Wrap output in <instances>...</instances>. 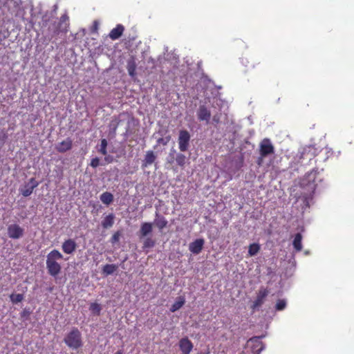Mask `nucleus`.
I'll return each instance as SVG.
<instances>
[{
	"label": "nucleus",
	"mask_w": 354,
	"mask_h": 354,
	"mask_svg": "<svg viewBox=\"0 0 354 354\" xmlns=\"http://www.w3.org/2000/svg\"><path fill=\"white\" fill-rule=\"evenodd\" d=\"M62 258V255L57 250H53L48 254L46 267L48 272L50 275L55 277L59 273L61 266L57 261L61 260Z\"/></svg>",
	"instance_id": "nucleus-1"
},
{
	"label": "nucleus",
	"mask_w": 354,
	"mask_h": 354,
	"mask_svg": "<svg viewBox=\"0 0 354 354\" xmlns=\"http://www.w3.org/2000/svg\"><path fill=\"white\" fill-rule=\"evenodd\" d=\"M319 174L317 169H312L304 176L301 181V186L306 189L310 194L314 193L317 185V181H322V179L318 177Z\"/></svg>",
	"instance_id": "nucleus-2"
},
{
	"label": "nucleus",
	"mask_w": 354,
	"mask_h": 354,
	"mask_svg": "<svg viewBox=\"0 0 354 354\" xmlns=\"http://www.w3.org/2000/svg\"><path fill=\"white\" fill-rule=\"evenodd\" d=\"M82 346V335L78 329H73L68 334V346L77 349Z\"/></svg>",
	"instance_id": "nucleus-3"
},
{
	"label": "nucleus",
	"mask_w": 354,
	"mask_h": 354,
	"mask_svg": "<svg viewBox=\"0 0 354 354\" xmlns=\"http://www.w3.org/2000/svg\"><path fill=\"white\" fill-rule=\"evenodd\" d=\"M190 134L187 130H180L178 139V148L181 152L188 150L190 141Z\"/></svg>",
	"instance_id": "nucleus-4"
},
{
	"label": "nucleus",
	"mask_w": 354,
	"mask_h": 354,
	"mask_svg": "<svg viewBox=\"0 0 354 354\" xmlns=\"http://www.w3.org/2000/svg\"><path fill=\"white\" fill-rule=\"evenodd\" d=\"M274 153V148L268 138H264L259 145V153L261 158H265Z\"/></svg>",
	"instance_id": "nucleus-5"
},
{
	"label": "nucleus",
	"mask_w": 354,
	"mask_h": 354,
	"mask_svg": "<svg viewBox=\"0 0 354 354\" xmlns=\"http://www.w3.org/2000/svg\"><path fill=\"white\" fill-rule=\"evenodd\" d=\"M269 294V290L268 288L264 287H261L259 290L257 297L255 300L253 301L252 304L251 305V308L252 310H255L256 309L261 307L263 304L264 303V301L266 298L268 297Z\"/></svg>",
	"instance_id": "nucleus-6"
},
{
	"label": "nucleus",
	"mask_w": 354,
	"mask_h": 354,
	"mask_svg": "<svg viewBox=\"0 0 354 354\" xmlns=\"http://www.w3.org/2000/svg\"><path fill=\"white\" fill-rule=\"evenodd\" d=\"M39 184V182L35 178H31L27 183L20 187L19 192L24 196H29Z\"/></svg>",
	"instance_id": "nucleus-7"
},
{
	"label": "nucleus",
	"mask_w": 354,
	"mask_h": 354,
	"mask_svg": "<svg viewBox=\"0 0 354 354\" xmlns=\"http://www.w3.org/2000/svg\"><path fill=\"white\" fill-rule=\"evenodd\" d=\"M24 229L18 224H11L8 227V236L13 239H18L24 235Z\"/></svg>",
	"instance_id": "nucleus-8"
},
{
	"label": "nucleus",
	"mask_w": 354,
	"mask_h": 354,
	"mask_svg": "<svg viewBox=\"0 0 354 354\" xmlns=\"http://www.w3.org/2000/svg\"><path fill=\"white\" fill-rule=\"evenodd\" d=\"M197 117L200 121H205L209 123L211 112L205 105H201L197 111Z\"/></svg>",
	"instance_id": "nucleus-9"
},
{
	"label": "nucleus",
	"mask_w": 354,
	"mask_h": 354,
	"mask_svg": "<svg viewBox=\"0 0 354 354\" xmlns=\"http://www.w3.org/2000/svg\"><path fill=\"white\" fill-rule=\"evenodd\" d=\"M204 243L205 241L203 239H197L189 243V250L193 254H198L202 251Z\"/></svg>",
	"instance_id": "nucleus-10"
},
{
	"label": "nucleus",
	"mask_w": 354,
	"mask_h": 354,
	"mask_svg": "<svg viewBox=\"0 0 354 354\" xmlns=\"http://www.w3.org/2000/svg\"><path fill=\"white\" fill-rule=\"evenodd\" d=\"M179 347L182 354H189L193 348V344L187 337H184L180 340Z\"/></svg>",
	"instance_id": "nucleus-11"
},
{
	"label": "nucleus",
	"mask_w": 354,
	"mask_h": 354,
	"mask_svg": "<svg viewBox=\"0 0 354 354\" xmlns=\"http://www.w3.org/2000/svg\"><path fill=\"white\" fill-rule=\"evenodd\" d=\"M154 224L159 230H162L167 226L168 221L165 216L160 215L158 212H156Z\"/></svg>",
	"instance_id": "nucleus-12"
},
{
	"label": "nucleus",
	"mask_w": 354,
	"mask_h": 354,
	"mask_svg": "<svg viewBox=\"0 0 354 354\" xmlns=\"http://www.w3.org/2000/svg\"><path fill=\"white\" fill-rule=\"evenodd\" d=\"M124 30V26L122 24H118L115 28H113L110 31L109 36L112 40H116L122 36Z\"/></svg>",
	"instance_id": "nucleus-13"
},
{
	"label": "nucleus",
	"mask_w": 354,
	"mask_h": 354,
	"mask_svg": "<svg viewBox=\"0 0 354 354\" xmlns=\"http://www.w3.org/2000/svg\"><path fill=\"white\" fill-rule=\"evenodd\" d=\"M156 159V156L155 155L153 151H147L145 158L142 160V167H147L149 165H151L152 163L155 162Z\"/></svg>",
	"instance_id": "nucleus-14"
},
{
	"label": "nucleus",
	"mask_w": 354,
	"mask_h": 354,
	"mask_svg": "<svg viewBox=\"0 0 354 354\" xmlns=\"http://www.w3.org/2000/svg\"><path fill=\"white\" fill-rule=\"evenodd\" d=\"M241 63L245 66L244 72L245 73H250L252 69L256 68V66L260 64V62H250L247 58H242Z\"/></svg>",
	"instance_id": "nucleus-15"
},
{
	"label": "nucleus",
	"mask_w": 354,
	"mask_h": 354,
	"mask_svg": "<svg viewBox=\"0 0 354 354\" xmlns=\"http://www.w3.org/2000/svg\"><path fill=\"white\" fill-rule=\"evenodd\" d=\"M153 230V224L149 222H145L141 224L140 229V236H147Z\"/></svg>",
	"instance_id": "nucleus-16"
},
{
	"label": "nucleus",
	"mask_w": 354,
	"mask_h": 354,
	"mask_svg": "<svg viewBox=\"0 0 354 354\" xmlns=\"http://www.w3.org/2000/svg\"><path fill=\"white\" fill-rule=\"evenodd\" d=\"M114 218L115 216L113 214H109L106 216L104 219L102 221V226L104 229H108L111 227L114 224Z\"/></svg>",
	"instance_id": "nucleus-17"
},
{
	"label": "nucleus",
	"mask_w": 354,
	"mask_h": 354,
	"mask_svg": "<svg viewBox=\"0 0 354 354\" xmlns=\"http://www.w3.org/2000/svg\"><path fill=\"white\" fill-rule=\"evenodd\" d=\"M185 303V299L184 297H178L176 301L172 304L170 308V311L174 313L181 308Z\"/></svg>",
	"instance_id": "nucleus-18"
},
{
	"label": "nucleus",
	"mask_w": 354,
	"mask_h": 354,
	"mask_svg": "<svg viewBox=\"0 0 354 354\" xmlns=\"http://www.w3.org/2000/svg\"><path fill=\"white\" fill-rule=\"evenodd\" d=\"M102 203L106 205H109L113 201V195L109 192L102 193L100 196Z\"/></svg>",
	"instance_id": "nucleus-19"
},
{
	"label": "nucleus",
	"mask_w": 354,
	"mask_h": 354,
	"mask_svg": "<svg viewBox=\"0 0 354 354\" xmlns=\"http://www.w3.org/2000/svg\"><path fill=\"white\" fill-rule=\"evenodd\" d=\"M127 68L129 75L131 77H133L136 74V62H135L133 57H131L130 59L128 60Z\"/></svg>",
	"instance_id": "nucleus-20"
},
{
	"label": "nucleus",
	"mask_w": 354,
	"mask_h": 354,
	"mask_svg": "<svg viewBox=\"0 0 354 354\" xmlns=\"http://www.w3.org/2000/svg\"><path fill=\"white\" fill-rule=\"evenodd\" d=\"M118 268L115 264H106L102 268V274L105 276L111 275L117 270Z\"/></svg>",
	"instance_id": "nucleus-21"
},
{
	"label": "nucleus",
	"mask_w": 354,
	"mask_h": 354,
	"mask_svg": "<svg viewBox=\"0 0 354 354\" xmlns=\"http://www.w3.org/2000/svg\"><path fill=\"white\" fill-rule=\"evenodd\" d=\"M302 235L301 233H297L295 234L292 245L295 248V250L297 252H300L302 250Z\"/></svg>",
	"instance_id": "nucleus-22"
},
{
	"label": "nucleus",
	"mask_w": 354,
	"mask_h": 354,
	"mask_svg": "<svg viewBox=\"0 0 354 354\" xmlns=\"http://www.w3.org/2000/svg\"><path fill=\"white\" fill-rule=\"evenodd\" d=\"M175 160L177 165L180 167L182 169H184L188 158L183 153H178L176 156Z\"/></svg>",
	"instance_id": "nucleus-23"
},
{
	"label": "nucleus",
	"mask_w": 354,
	"mask_h": 354,
	"mask_svg": "<svg viewBox=\"0 0 354 354\" xmlns=\"http://www.w3.org/2000/svg\"><path fill=\"white\" fill-rule=\"evenodd\" d=\"M252 341H255L254 348L257 350L254 351V354H260V353L263 350L264 346L263 342L259 340V337H254L251 339Z\"/></svg>",
	"instance_id": "nucleus-24"
},
{
	"label": "nucleus",
	"mask_w": 354,
	"mask_h": 354,
	"mask_svg": "<svg viewBox=\"0 0 354 354\" xmlns=\"http://www.w3.org/2000/svg\"><path fill=\"white\" fill-rule=\"evenodd\" d=\"M260 250V245L258 243H252L249 245L248 254L250 257L256 255Z\"/></svg>",
	"instance_id": "nucleus-25"
},
{
	"label": "nucleus",
	"mask_w": 354,
	"mask_h": 354,
	"mask_svg": "<svg viewBox=\"0 0 354 354\" xmlns=\"http://www.w3.org/2000/svg\"><path fill=\"white\" fill-rule=\"evenodd\" d=\"M156 244V241L151 237H147L144 240L142 248L145 250L146 248H153Z\"/></svg>",
	"instance_id": "nucleus-26"
},
{
	"label": "nucleus",
	"mask_w": 354,
	"mask_h": 354,
	"mask_svg": "<svg viewBox=\"0 0 354 354\" xmlns=\"http://www.w3.org/2000/svg\"><path fill=\"white\" fill-rule=\"evenodd\" d=\"M89 309L93 314H95L96 315H100L102 308L99 304L92 303L90 305Z\"/></svg>",
	"instance_id": "nucleus-27"
},
{
	"label": "nucleus",
	"mask_w": 354,
	"mask_h": 354,
	"mask_svg": "<svg viewBox=\"0 0 354 354\" xmlns=\"http://www.w3.org/2000/svg\"><path fill=\"white\" fill-rule=\"evenodd\" d=\"M10 297L11 301L14 304L21 302L24 299V295L22 294H12Z\"/></svg>",
	"instance_id": "nucleus-28"
},
{
	"label": "nucleus",
	"mask_w": 354,
	"mask_h": 354,
	"mask_svg": "<svg viewBox=\"0 0 354 354\" xmlns=\"http://www.w3.org/2000/svg\"><path fill=\"white\" fill-rule=\"evenodd\" d=\"M106 147H107V141L106 139H102L101 143H100V147L99 149V152L102 153V155H106L107 151H106Z\"/></svg>",
	"instance_id": "nucleus-29"
},
{
	"label": "nucleus",
	"mask_w": 354,
	"mask_h": 354,
	"mask_svg": "<svg viewBox=\"0 0 354 354\" xmlns=\"http://www.w3.org/2000/svg\"><path fill=\"white\" fill-rule=\"evenodd\" d=\"M286 307V301L285 299H279L277 301L275 309L276 310H283Z\"/></svg>",
	"instance_id": "nucleus-30"
},
{
	"label": "nucleus",
	"mask_w": 354,
	"mask_h": 354,
	"mask_svg": "<svg viewBox=\"0 0 354 354\" xmlns=\"http://www.w3.org/2000/svg\"><path fill=\"white\" fill-rule=\"evenodd\" d=\"M75 243L73 241L68 239V254H71L75 249Z\"/></svg>",
	"instance_id": "nucleus-31"
},
{
	"label": "nucleus",
	"mask_w": 354,
	"mask_h": 354,
	"mask_svg": "<svg viewBox=\"0 0 354 354\" xmlns=\"http://www.w3.org/2000/svg\"><path fill=\"white\" fill-rule=\"evenodd\" d=\"M90 165L93 168L97 167L100 165V159L97 157L93 158L91 161Z\"/></svg>",
	"instance_id": "nucleus-32"
},
{
	"label": "nucleus",
	"mask_w": 354,
	"mask_h": 354,
	"mask_svg": "<svg viewBox=\"0 0 354 354\" xmlns=\"http://www.w3.org/2000/svg\"><path fill=\"white\" fill-rule=\"evenodd\" d=\"M120 233L119 232H116L113 234V235L111 237V241L112 243H115L118 242L120 239Z\"/></svg>",
	"instance_id": "nucleus-33"
},
{
	"label": "nucleus",
	"mask_w": 354,
	"mask_h": 354,
	"mask_svg": "<svg viewBox=\"0 0 354 354\" xmlns=\"http://www.w3.org/2000/svg\"><path fill=\"white\" fill-rule=\"evenodd\" d=\"M57 149L59 151H66V144L65 141H62L59 143V145L57 146Z\"/></svg>",
	"instance_id": "nucleus-34"
},
{
	"label": "nucleus",
	"mask_w": 354,
	"mask_h": 354,
	"mask_svg": "<svg viewBox=\"0 0 354 354\" xmlns=\"http://www.w3.org/2000/svg\"><path fill=\"white\" fill-rule=\"evenodd\" d=\"M99 27V23L97 21H94L91 28L92 32H97Z\"/></svg>",
	"instance_id": "nucleus-35"
},
{
	"label": "nucleus",
	"mask_w": 354,
	"mask_h": 354,
	"mask_svg": "<svg viewBox=\"0 0 354 354\" xmlns=\"http://www.w3.org/2000/svg\"><path fill=\"white\" fill-rule=\"evenodd\" d=\"M175 160L174 153H170L168 158L167 159V162L169 164H173Z\"/></svg>",
	"instance_id": "nucleus-36"
},
{
	"label": "nucleus",
	"mask_w": 354,
	"mask_h": 354,
	"mask_svg": "<svg viewBox=\"0 0 354 354\" xmlns=\"http://www.w3.org/2000/svg\"><path fill=\"white\" fill-rule=\"evenodd\" d=\"M119 123H120V120H119L118 119H117V118H115V119H114V120H112V122H111V125H113V126H114V127H113V130H114V131H115V130H116V129H117V127H118V126Z\"/></svg>",
	"instance_id": "nucleus-37"
},
{
	"label": "nucleus",
	"mask_w": 354,
	"mask_h": 354,
	"mask_svg": "<svg viewBox=\"0 0 354 354\" xmlns=\"http://www.w3.org/2000/svg\"><path fill=\"white\" fill-rule=\"evenodd\" d=\"M213 122L218 124L220 122V117L218 115H214Z\"/></svg>",
	"instance_id": "nucleus-38"
},
{
	"label": "nucleus",
	"mask_w": 354,
	"mask_h": 354,
	"mask_svg": "<svg viewBox=\"0 0 354 354\" xmlns=\"http://www.w3.org/2000/svg\"><path fill=\"white\" fill-rule=\"evenodd\" d=\"M62 250L64 252L66 253V248H67V246H66V241H64L62 243Z\"/></svg>",
	"instance_id": "nucleus-39"
},
{
	"label": "nucleus",
	"mask_w": 354,
	"mask_h": 354,
	"mask_svg": "<svg viewBox=\"0 0 354 354\" xmlns=\"http://www.w3.org/2000/svg\"><path fill=\"white\" fill-rule=\"evenodd\" d=\"M104 160H105V161H106L107 162H112V160H113V158H112L111 156H106V157L104 158Z\"/></svg>",
	"instance_id": "nucleus-40"
},
{
	"label": "nucleus",
	"mask_w": 354,
	"mask_h": 354,
	"mask_svg": "<svg viewBox=\"0 0 354 354\" xmlns=\"http://www.w3.org/2000/svg\"><path fill=\"white\" fill-rule=\"evenodd\" d=\"M71 147V142H68V147H67V149L68 150H69Z\"/></svg>",
	"instance_id": "nucleus-41"
},
{
	"label": "nucleus",
	"mask_w": 354,
	"mask_h": 354,
	"mask_svg": "<svg viewBox=\"0 0 354 354\" xmlns=\"http://www.w3.org/2000/svg\"><path fill=\"white\" fill-rule=\"evenodd\" d=\"M115 354H123V352L120 350V351H118Z\"/></svg>",
	"instance_id": "nucleus-42"
},
{
	"label": "nucleus",
	"mask_w": 354,
	"mask_h": 354,
	"mask_svg": "<svg viewBox=\"0 0 354 354\" xmlns=\"http://www.w3.org/2000/svg\"><path fill=\"white\" fill-rule=\"evenodd\" d=\"M64 341L65 342H66V338H64Z\"/></svg>",
	"instance_id": "nucleus-43"
}]
</instances>
